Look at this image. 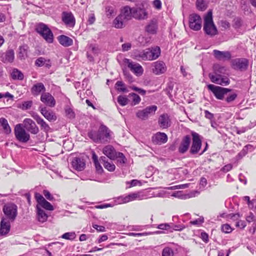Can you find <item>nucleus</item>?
Wrapping results in <instances>:
<instances>
[{
  "mask_svg": "<svg viewBox=\"0 0 256 256\" xmlns=\"http://www.w3.org/2000/svg\"><path fill=\"white\" fill-rule=\"evenodd\" d=\"M24 130L33 134H36L38 132V128L36 124L30 118H25L23 121Z\"/></svg>",
  "mask_w": 256,
  "mask_h": 256,
  "instance_id": "nucleus-17",
  "label": "nucleus"
},
{
  "mask_svg": "<svg viewBox=\"0 0 256 256\" xmlns=\"http://www.w3.org/2000/svg\"><path fill=\"white\" fill-rule=\"evenodd\" d=\"M88 135L94 142L105 144L110 142L113 132L106 126L102 124L98 132L91 130Z\"/></svg>",
  "mask_w": 256,
  "mask_h": 256,
  "instance_id": "nucleus-1",
  "label": "nucleus"
},
{
  "mask_svg": "<svg viewBox=\"0 0 256 256\" xmlns=\"http://www.w3.org/2000/svg\"><path fill=\"white\" fill-rule=\"evenodd\" d=\"M59 43L64 47H68L73 44V40L65 35H60L58 38Z\"/></svg>",
  "mask_w": 256,
  "mask_h": 256,
  "instance_id": "nucleus-29",
  "label": "nucleus"
},
{
  "mask_svg": "<svg viewBox=\"0 0 256 256\" xmlns=\"http://www.w3.org/2000/svg\"><path fill=\"white\" fill-rule=\"evenodd\" d=\"M232 64L234 69L242 71L247 69L248 61L245 58H238L233 60Z\"/></svg>",
  "mask_w": 256,
  "mask_h": 256,
  "instance_id": "nucleus-14",
  "label": "nucleus"
},
{
  "mask_svg": "<svg viewBox=\"0 0 256 256\" xmlns=\"http://www.w3.org/2000/svg\"><path fill=\"white\" fill-rule=\"evenodd\" d=\"M10 221L7 218H3L0 222V234L6 235L10 230Z\"/></svg>",
  "mask_w": 256,
  "mask_h": 256,
  "instance_id": "nucleus-26",
  "label": "nucleus"
},
{
  "mask_svg": "<svg viewBox=\"0 0 256 256\" xmlns=\"http://www.w3.org/2000/svg\"><path fill=\"white\" fill-rule=\"evenodd\" d=\"M62 20L68 27L72 28L75 26L76 19L72 12H63L62 14Z\"/></svg>",
  "mask_w": 256,
  "mask_h": 256,
  "instance_id": "nucleus-15",
  "label": "nucleus"
},
{
  "mask_svg": "<svg viewBox=\"0 0 256 256\" xmlns=\"http://www.w3.org/2000/svg\"><path fill=\"white\" fill-rule=\"evenodd\" d=\"M213 52L216 58L219 60H229L231 58V54L229 52H221L218 50H214Z\"/></svg>",
  "mask_w": 256,
  "mask_h": 256,
  "instance_id": "nucleus-31",
  "label": "nucleus"
},
{
  "mask_svg": "<svg viewBox=\"0 0 256 256\" xmlns=\"http://www.w3.org/2000/svg\"><path fill=\"white\" fill-rule=\"evenodd\" d=\"M214 73L208 75L212 82L222 86H227L230 84L228 78L222 75L226 73V68L225 66L218 64H214Z\"/></svg>",
  "mask_w": 256,
  "mask_h": 256,
  "instance_id": "nucleus-2",
  "label": "nucleus"
},
{
  "mask_svg": "<svg viewBox=\"0 0 256 256\" xmlns=\"http://www.w3.org/2000/svg\"><path fill=\"white\" fill-rule=\"evenodd\" d=\"M197 8L200 10H204L206 8V3L205 0H196Z\"/></svg>",
  "mask_w": 256,
  "mask_h": 256,
  "instance_id": "nucleus-42",
  "label": "nucleus"
},
{
  "mask_svg": "<svg viewBox=\"0 0 256 256\" xmlns=\"http://www.w3.org/2000/svg\"><path fill=\"white\" fill-rule=\"evenodd\" d=\"M156 110L157 106L155 105L148 106L142 110H138L136 112V116L141 120H146L149 116L154 114Z\"/></svg>",
  "mask_w": 256,
  "mask_h": 256,
  "instance_id": "nucleus-12",
  "label": "nucleus"
},
{
  "mask_svg": "<svg viewBox=\"0 0 256 256\" xmlns=\"http://www.w3.org/2000/svg\"><path fill=\"white\" fill-rule=\"evenodd\" d=\"M133 18L138 20H146L148 17V12L144 8H133Z\"/></svg>",
  "mask_w": 256,
  "mask_h": 256,
  "instance_id": "nucleus-18",
  "label": "nucleus"
},
{
  "mask_svg": "<svg viewBox=\"0 0 256 256\" xmlns=\"http://www.w3.org/2000/svg\"><path fill=\"white\" fill-rule=\"evenodd\" d=\"M189 26L194 30H198L202 28V19L200 16L192 14L189 16Z\"/></svg>",
  "mask_w": 256,
  "mask_h": 256,
  "instance_id": "nucleus-13",
  "label": "nucleus"
},
{
  "mask_svg": "<svg viewBox=\"0 0 256 256\" xmlns=\"http://www.w3.org/2000/svg\"><path fill=\"white\" fill-rule=\"evenodd\" d=\"M118 102L122 106H124L128 103V99L124 96H119L118 98Z\"/></svg>",
  "mask_w": 256,
  "mask_h": 256,
  "instance_id": "nucleus-46",
  "label": "nucleus"
},
{
  "mask_svg": "<svg viewBox=\"0 0 256 256\" xmlns=\"http://www.w3.org/2000/svg\"><path fill=\"white\" fill-rule=\"evenodd\" d=\"M42 194L47 200H54L53 196L48 190H44Z\"/></svg>",
  "mask_w": 256,
  "mask_h": 256,
  "instance_id": "nucleus-60",
  "label": "nucleus"
},
{
  "mask_svg": "<svg viewBox=\"0 0 256 256\" xmlns=\"http://www.w3.org/2000/svg\"><path fill=\"white\" fill-rule=\"evenodd\" d=\"M127 22L122 18L120 14L114 20L113 25L116 28H123Z\"/></svg>",
  "mask_w": 256,
  "mask_h": 256,
  "instance_id": "nucleus-35",
  "label": "nucleus"
},
{
  "mask_svg": "<svg viewBox=\"0 0 256 256\" xmlns=\"http://www.w3.org/2000/svg\"><path fill=\"white\" fill-rule=\"evenodd\" d=\"M116 86L118 90L122 92H126V89L125 88L124 84L122 82L118 81L116 82Z\"/></svg>",
  "mask_w": 256,
  "mask_h": 256,
  "instance_id": "nucleus-49",
  "label": "nucleus"
},
{
  "mask_svg": "<svg viewBox=\"0 0 256 256\" xmlns=\"http://www.w3.org/2000/svg\"><path fill=\"white\" fill-rule=\"evenodd\" d=\"M152 140L154 144H162L168 141V136L164 132H158L153 135Z\"/></svg>",
  "mask_w": 256,
  "mask_h": 256,
  "instance_id": "nucleus-20",
  "label": "nucleus"
},
{
  "mask_svg": "<svg viewBox=\"0 0 256 256\" xmlns=\"http://www.w3.org/2000/svg\"><path fill=\"white\" fill-rule=\"evenodd\" d=\"M32 117L36 120L37 123L40 125L42 130H43L46 132L49 131L50 130L49 126L38 114H34L32 115Z\"/></svg>",
  "mask_w": 256,
  "mask_h": 256,
  "instance_id": "nucleus-30",
  "label": "nucleus"
},
{
  "mask_svg": "<svg viewBox=\"0 0 256 256\" xmlns=\"http://www.w3.org/2000/svg\"><path fill=\"white\" fill-rule=\"evenodd\" d=\"M28 47L27 45H23L20 46L18 57L21 60H24L28 57Z\"/></svg>",
  "mask_w": 256,
  "mask_h": 256,
  "instance_id": "nucleus-37",
  "label": "nucleus"
},
{
  "mask_svg": "<svg viewBox=\"0 0 256 256\" xmlns=\"http://www.w3.org/2000/svg\"><path fill=\"white\" fill-rule=\"evenodd\" d=\"M131 95L132 96L134 105L137 104L140 102L141 98L138 95L134 93L132 94Z\"/></svg>",
  "mask_w": 256,
  "mask_h": 256,
  "instance_id": "nucleus-54",
  "label": "nucleus"
},
{
  "mask_svg": "<svg viewBox=\"0 0 256 256\" xmlns=\"http://www.w3.org/2000/svg\"><path fill=\"white\" fill-rule=\"evenodd\" d=\"M72 168L77 171L83 170L86 166L85 161L80 158H74L71 162Z\"/></svg>",
  "mask_w": 256,
  "mask_h": 256,
  "instance_id": "nucleus-24",
  "label": "nucleus"
},
{
  "mask_svg": "<svg viewBox=\"0 0 256 256\" xmlns=\"http://www.w3.org/2000/svg\"><path fill=\"white\" fill-rule=\"evenodd\" d=\"M61 238L67 240H72L76 238V234L74 232H68L64 234Z\"/></svg>",
  "mask_w": 256,
  "mask_h": 256,
  "instance_id": "nucleus-41",
  "label": "nucleus"
},
{
  "mask_svg": "<svg viewBox=\"0 0 256 256\" xmlns=\"http://www.w3.org/2000/svg\"><path fill=\"white\" fill-rule=\"evenodd\" d=\"M158 30V24L156 20H152L146 27V30L150 34H156Z\"/></svg>",
  "mask_w": 256,
  "mask_h": 256,
  "instance_id": "nucleus-33",
  "label": "nucleus"
},
{
  "mask_svg": "<svg viewBox=\"0 0 256 256\" xmlns=\"http://www.w3.org/2000/svg\"><path fill=\"white\" fill-rule=\"evenodd\" d=\"M36 30L37 32L42 36L46 42L48 43H52L53 42V34L46 25L42 23H40L36 26Z\"/></svg>",
  "mask_w": 256,
  "mask_h": 256,
  "instance_id": "nucleus-7",
  "label": "nucleus"
},
{
  "mask_svg": "<svg viewBox=\"0 0 256 256\" xmlns=\"http://www.w3.org/2000/svg\"><path fill=\"white\" fill-rule=\"evenodd\" d=\"M208 88L211 90L218 100H222L224 94L230 91V89L216 86L212 84L208 85Z\"/></svg>",
  "mask_w": 256,
  "mask_h": 256,
  "instance_id": "nucleus-10",
  "label": "nucleus"
},
{
  "mask_svg": "<svg viewBox=\"0 0 256 256\" xmlns=\"http://www.w3.org/2000/svg\"><path fill=\"white\" fill-rule=\"evenodd\" d=\"M170 225L172 226L170 227V232L173 230L180 231L185 228L184 224H175L172 223H170Z\"/></svg>",
  "mask_w": 256,
  "mask_h": 256,
  "instance_id": "nucleus-48",
  "label": "nucleus"
},
{
  "mask_svg": "<svg viewBox=\"0 0 256 256\" xmlns=\"http://www.w3.org/2000/svg\"><path fill=\"white\" fill-rule=\"evenodd\" d=\"M64 110L66 116L68 118H74V112L72 108H70L68 106H66Z\"/></svg>",
  "mask_w": 256,
  "mask_h": 256,
  "instance_id": "nucleus-44",
  "label": "nucleus"
},
{
  "mask_svg": "<svg viewBox=\"0 0 256 256\" xmlns=\"http://www.w3.org/2000/svg\"><path fill=\"white\" fill-rule=\"evenodd\" d=\"M124 63L127 65L130 70L136 76H140L144 72L142 66L138 63L132 62L129 59L125 58Z\"/></svg>",
  "mask_w": 256,
  "mask_h": 256,
  "instance_id": "nucleus-11",
  "label": "nucleus"
},
{
  "mask_svg": "<svg viewBox=\"0 0 256 256\" xmlns=\"http://www.w3.org/2000/svg\"><path fill=\"white\" fill-rule=\"evenodd\" d=\"M40 100L50 107H54L56 105V100L54 96L49 92H44L42 94Z\"/></svg>",
  "mask_w": 256,
  "mask_h": 256,
  "instance_id": "nucleus-19",
  "label": "nucleus"
},
{
  "mask_svg": "<svg viewBox=\"0 0 256 256\" xmlns=\"http://www.w3.org/2000/svg\"><path fill=\"white\" fill-rule=\"evenodd\" d=\"M246 148H243L242 150L236 156V158L238 160H240L246 154Z\"/></svg>",
  "mask_w": 256,
  "mask_h": 256,
  "instance_id": "nucleus-61",
  "label": "nucleus"
},
{
  "mask_svg": "<svg viewBox=\"0 0 256 256\" xmlns=\"http://www.w3.org/2000/svg\"><path fill=\"white\" fill-rule=\"evenodd\" d=\"M158 124L163 129L170 127L171 125L170 116L167 114H161L158 120Z\"/></svg>",
  "mask_w": 256,
  "mask_h": 256,
  "instance_id": "nucleus-23",
  "label": "nucleus"
},
{
  "mask_svg": "<svg viewBox=\"0 0 256 256\" xmlns=\"http://www.w3.org/2000/svg\"><path fill=\"white\" fill-rule=\"evenodd\" d=\"M35 198L38 205H40L45 200L42 196L37 192L35 194Z\"/></svg>",
  "mask_w": 256,
  "mask_h": 256,
  "instance_id": "nucleus-59",
  "label": "nucleus"
},
{
  "mask_svg": "<svg viewBox=\"0 0 256 256\" xmlns=\"http://www.w3.org/2000/svg\"><path fill=\"white\" fill-rule=\"evenodd\" d=\"M220 26L224 30H226L230 28V24L227 20H222L220 22Z\"/></svg>",
  "mask_w": 256,
  "mask_h": 256,
  "instance_id": "nucleus-58",
  "label": "nucleus"
},
{
  "mask_svg": "<svg viewBox=\"0 0 256 256\" xmlns=\"http://www.w3.org/2000/svg\"><path fill=\"white\" fill-rule=\"evenodd\" d=\"M160 48L154 46L139 52L136 56L144 60H153L157 59L160 56Z\"/></svg>",
  "mask_w": 256,
  "mask_h": 256,
  "instance_id": "nucleus-3",
  "label": "nucleus"
},
{
  "mask_svg": "<svg viewBox=\"0 0 256 256\" xmlns=\"http://www.w3.org/2000/svg\"><path fill=\"white\" fill-rule=\"evenodd\" d=\"M235 226L236 227L240 228V229H244L246 225L244 220H239L238 221L236 222Z\"/></svg>",
  "mask_w": 256,
  "mask_h": 256,
  "instance_id": "nucleus-57",
  "label": "nucleus"
},
{
  "mask_svg": "<svg viewBox=\"0 0 256 256\" xmlns=\"http://www.w3.org/2000/svg\"><path fill=\"white\" fill-rule=\"evenodd\" d=\"M204 30L206 34L211 36L218 33L217 28L213 22L212 10H209L204 18Z\"/></svg>",
  "mask_w": 256,
  "mask_h": 256,
  "instance_id": "nucleus-4",
  "label": "nucleus"
},
{
  "mask_svg": "<svg viewBox=\"0 0 256 256\" xmlns=\"http://www.w3.org/2000/svg\"><path fill=\"white\" fill-rule=\"evenodd\" d=\"M133 8H131L128 6H124L121 8L120 16L128 22L133 18Z\"/></svg>",
  "mask_w": 256,
  "mask_h": 256,
  "instance_id": "nucleus-22",
  "label": "nucleus"
},
{
  "mask_svg": "<svg viewBox=\"0 0 256 256\" xmlns=\"http://www.w3.org/2000/svg\"><path fill=\"white\" fill-rule=\"evenodd\" d=\"M152 234V232H144L142 233L129 232L128 235L133 236H147Z\"/></svg>",
  "mask_w": 256,
  "mask_h": 256,
  "instance_id": "nucleus-55",
  "label": "nucleus"
},
{
  "mask_svg": "<svg viewBox=\"0 0 256 256\" xmlns=\"http://www.w3.org/2000/svg\"><path fill=\"white\" fill-rule=\"evenodd\" d=\"M46 61L44 58L40 57L36 60L35 64L38 66H42L44 64Z\"/></svg>",
  "mask_w": 256,
  "mask_h": 256,
  "instance_id": "nucleus-56",
  "label": "nucleus"
},
{
  "mask_svg": "<svg viewBox=\"0 0 256 256\" xmlns=\"http://www.w3.org/2000/svg\"><path fill=\"white\" fill-rule=\"evenodd\" d=\"M172 226L170 224L164 223L161 224L157 226V228L160 230H166L170 232V227Z\"/></svg>",
  "mask_w": 256,
  "mask_h": 256,
  "instance_id": "nucleus-51",
  "label": "nucleus"
},
{
  "mask_svg": "<svg viewBox=\"0 0 256 256\" xmlns=\"http://www.w3.org/2000/svg\"><path fill=\"white\" fill-rule=\"evenodd\" d=\"M40 112L49 121H54L56 120L55 114L51 110H48L45 107L40 108Z\"/></svg>",
  "mask_w": 256,
  "mask_h": 256,
  "instance_id": "nucleus-27",
  "label": "nucleus"
},
{
  "mask_svg": "<svg viewBox=\"0 0 256 256\" xmlns=\"http://www.w3.org/2000/svg\"><path fill=\"white\" fill-rule=\"evenodd\" d=\"M100 160L103 164L104 168L108 171L113 172L114 170L116 168L115 165L112 162L107 161L105 156H101Z\"/></svg>",
  "mask_w": 256,
  "mask_h": 256,
  "instance_id": "nucleus-34",
  "label": "nucleus"
},
{
  "mask_svg": "<svg viewBox=\"0 0 256 256\" xmlns=\"http://www.w3.org/2000/svg\"><path fill=\"white\" fill-rule=\"evenodd\" d=\"M46 88L42 82L35 84L31 88V92L34 96H38L42 92H44Z\"/></svg>",
  "mask_w": 256,
  "mask_h": 256,
  "instance_id": "nucleus-28",
  "label": "nucleus"
},
{
  "mask_svg": "<svg viewBox=\"0 0 256 256\" xmlns=\"http://www.w3.org/2000/svg\"><path fill=\"white\" fill-rule=\"evenodd\" d=\"M40 206L46 210H54V206L46 200Z\"/></svg>",
  "mask_w": 256,
  "mask_h": 256,
  "instance_id": "nucleus-45",
  "label": "nucleus"
},
{
  "mask_svg": "<svg viewBox=\"0 0 256 256\" xmlns=\"http://www.w3.org/2000/svg\"><path fill=\"white\" fill-rule=\"evenodd\" d=\"M14 134L16 139L22 142H26L30 138V134L22 127L21 124L16 125Z\"/></svg>",
  "mask_w": 256,
  "mask_h": 256,
  "instance_id": "nucleus-9",
  "label": "nucleus"
},
{
  "mask_svg": "<svg viewBox=\"0 0 256 256\" xmlns=\"http://www.w3.org/2000/svg\"><path fill=\"white\" fill-rule=\"evenodd\" d=\"M192 144L190 150V153L192 155L198 154V155H202L206 150L208 144H206V146L204 150L200 152L202 144L200 136L196 132H192Z\"/></svg>",
  "mask_w": 256,
  "mask_h": 256,
  "instance_id": "nucleus-5",
  "label": "nucleus"
},
{
  "mask_svg": "<svg viewBox=\"0 0 256 256\" xmlns=\"http://www.w3.org/2000/svg\"><path fill=\"white\" fill-rule=\"evenodd\" d=\"M116 158H117L118 162L120 164H124L126 162V158L122 152H118Z\"/></svg>",
  "mask_w": 256,
  "mask_h": 256,
  "instance_id": "nucleus-47",
  "label": "nucleus"
},
{
  "mask_svg": "<svg viewBox=\"0 0 256 256\" xmlns=\"http://www.w3.org/2000/svg\"><path fill=\"white\" fill-rule=\"evenodd\" d=\"M180 71L184 77H186L187 78H190L191 76L190 74L188 72V68H184L183 66H181Z\"/></svg>",
  "mask_w": 256,
  "mask_h": 256,
  "instance_id": "nucleus-52",
  "label": "nucleus"
},
{
  "mask_svg": "<svg viewBox=\"0 0 256 256\" xmlns=\"http://www.w3.org/2000/svg\"><path fill=\"white\" fill-rule=\"evenodd\" d=\"M162 256H174L173 250L170 247L164 248L162 251Z\"/></svg>",
  "mask_w": 256,
  "mask_h": 256,
  "instance_id": "nucleus-43",
  "label": "nucleus"
},
{
  "mask_svg": "<svg viewBox=\"0 0 256 256\" xmlns=\"http://www.w3.org/2000/svg\"><path fill=\"white\" fill-rule=\"evenodd\" d=\"M222 230L224 233H230L232 232V228L230 225L228 224H224L222 226Z\"/></svg>",
  "mask_w": 256,
  "mask_h": 256,
  "instance_id": "nucleus-53",
  "label": "nucleus"
},
{
  "mask_svg": "<svg viewBox=\"0 0 256 256\" xmlns=\"http://www.w3.org/2000/svg\"><path fill=\"white\" fill-rule=\"evenodd\" d=\"M3 212L6 218L13 222L17 216V206L14 204H7L4 206Z\"/></svg>",
  "mask_w": 256,
  "mask_h": 256,
  "instance_id": "nucleus-8",
  "label": "nucleus"
},
{
  "mask_svg": "<svg viewBox=\"0 0 256 256\" xmlns=\"http://www.w3.org/2000/svg\"><path fill=\"white\" fill-rule=\"evenodd\" d=\"M0 125L2 128L5 134H10L11 132V128L8 120L5 118H0Z\"/></svg>",
  "mask_w": 256,
  "mask_h": 256,
  "instance_id": "nucleus-36",
  "label": "nucleus"
},
{
  "mask_svg": "<svg viewBox=\"0 0 256 256\" xmlns=\"http://www.w3.org/2000/svg\"><path fill=\"white\" fill-rule=\"evenodd\" d=\"M106 12L108 16L110 17L116 14V12L113 7L108 6L106 8Z\"/></svg>",
  "mask_w": 256,
  "mask_h": 256,
  "instance_id": "nucleus-50",
  "label": "nucleus"
},
{
  "mask_svg": "<svg viewBox=\"0 0 256 256\" xmlns=\"http://www.w3.org/2000/svg\"><path fill=\"white\" fill-rule=\"evenodd\" d=\"M237 97V94L236 93H233L228 96L226 98V100L228 102H230L236 98Z\"/></svg>",
  "mask_w": 256,
  "mask_h": 256,
  "instance_id": "nucleus-64",
  "label": "nucleus"
},
{
  "mask_svg": "<svg viewBox=\"0 0 256 256\" xmlns=\"http://www.w3.org/2000/svg\"><path fill=\"white\" fill-rule=\"evenodd\" d=\"M92 159L94 162L96 172L99 174L102 173L103 172V169L98 162V157L94 152H92Z\"/></svg>",
  "mask_w": 256,
  "mask_h": 256,
  "instance_id": "nucleus-38",
  "label": "nucleus"
},
{
  "mask_svg": "<svg viewBox=\"0 0 256 256\" xmlns=\"http://www.w3.org/2000/svg\"><path fill=\"white\" fill-rule=\"evenodd\" d=\"M144 198L142 192L130 193L128 195L121 196L114 198L115 205L126 204L134 200H142Z\"/></svg>",
  "mask_w": 256,
  "mask_h": 256,
  "instance_id": "nucleus-6",
  "label": "nucleus"
},
{
  "mask_svg": "<svg viewBox=\"0 0 256 256\" xmlns=\"http://www.w3.org/2000/svg\"><path fill=\"white\" fill-rule=\"evenodd\" d=\"M96 21V18L94 14H90L88 15V24H92Z\"/></svg>",
  "mask_w": 256,
  "mask_h": 256,
  "instance_id": "nucleus-63",
  "label": "nucleus"
},
{
  "mask_svg": "<svg viewBox=\"0 0 256 256\" xmlns=\"http://www.w3.org/2000/svg\"><path fill=\"white\" fill-rule=\"evenodd\" d=\"M102 152L110 160H114L118 153L112 145L105 146L102 149Z\"/></svg>",
  "mask_w": 256,
  "mask_h": 256,
  "instance_id": "nucleus-25",
  "label": "nucleus"
},
{
  "mask_svg": "<svg viewBox=\"0 0 256 256\" xmlns=\"http://www.w3.org/2000/svg\"><path fill=\"white\" fill-rule=\"evenodd\" d=\"M37 218L41 222H44L48 219V215L45 211L40 208L38 205L36 206Z\"/></svg>",
  "mask_w": 256,
  "mask_h": 256,
  "instance_id": "nucleus-32",
  "label": "nucleus"
},
{
  "mask_svg": "<svg viewBox=\"0 0 256 256\" xmlns=\"http://www.w3.org/2000/svg\"><path fill=\"white\" fill-rule=\"evenodd\" d=\"M11 76L14 80H22L24 76L23 74L18 70L14 68L12 73Z\"/></svg>",
  "mask_w": 256,
  "mask_h": 256,
  "instance_id": "nucleus-39",
  "label": "nucleus"
},
{
  "mask_svg": "<svg viewBox=\"0 0 256 256\" xmlns=\"http://www.w3.org/2000/svg\"><path fill=\"white\" fill-rule=\"evenodd\" d=\"M190 142V136L188 135L184 136L182 139L180 144L178 146V152L180 154H184L188 150Z\"/></svg>",
  "mask_w": 256,
  "mask_h": 256,
  "instance_id": "nucleus-21",
  "label": "nucleus"
},
{
  "mask_svg": "<svg viewBox=\"0 0 256 256\" xmlns=\"http://www.w3.org/2000/svg\"><path fill=\"white\" fill-rule=\"evenodd\" d=\"M152 70L156 75L164 74L166 70L165 63L161 60L155 62L152 64Z\"/></svg>",
  "mask_w": 256,
  "mask_h": 256,
  "instance_id": "nucleus-16",
  "label": "nucleus"
},
{
  "mask_svg": "<svg viewBox=\"0 0 256 256\" xmlns=\"http://www.w3.org/2000/svg\"><path fill=\"white\" fill-rule=\"evenodd\" d=\"M229 217L232 220L235 221L236 222L240 220V216L239 214H230Z\"/></svg>",
  "mask_w": 256,
  "mask_h": 256,
  "instance_id": "nucleus-62",
  "label": "nucleus"
},
{
  "mask_svg": "<svg viewBox=\"0 0 256 256\" xmlns=\"http://www.w3.org/2000/svg\"><path fill=\"white\" fill-rule=\"evenodd\" d=\"M14 52L12 50H10L6 53L4 55V62H12L14 60Z\"/></svg>",
  "mask_w": 256,
  "mask_h": 256,
  "instance_id": "nucleus-40",
  "label": "nucleus"
}]
</instances>
